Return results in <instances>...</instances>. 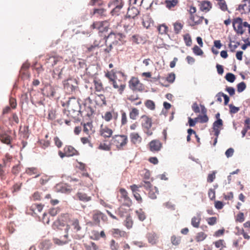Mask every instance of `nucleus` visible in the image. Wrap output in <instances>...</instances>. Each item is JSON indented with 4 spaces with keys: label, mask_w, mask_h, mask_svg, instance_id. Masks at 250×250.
<instances>
[{
    "label": "nucleus",
    "mask_w": 250,
    "mask_h": 250,
    "mask_svg": "<svg viewBox=\"0 0 250 250\" xmlns=\"http://www.w3.org/2000/svg\"><path fill=\"white\" fill-rule=\"evenodd\" d=\"M204 18L203 16H199L197 14L189 16V19L188 21V25L191 27L201 24L203 21Z\"/></svg>",
    "instance_id": "f8f14e48"
},
{
    "label": "nucleus",
    "mask_w": 250,
    "mask_h": 250,
    "mask_svg": "<svg viewBox=\"0 0 250 250\" xmlns=\"http://www.w3.org/2000/svg\"><path fill=\"white\" fill-rule=\"evenodd\" d=\"M30 198L34 201H39L41 199V193L39 191H36L31 195Z\"/></svg>",
    "instance_id": "13d9d810"
},
{
    "label": "nucleus",
    "mask_w": 250,
    "mask_h": 250,
    "mask_svg": "<svg viewBox=\"0 0 250 250\" xmlns=\"http://www.w3.org/2000/svg\"><path fill=\"white\" fill-rule=\"evenodd\" d=\"M62 60V58L59 56H49L46 59L45 63L48 67H53Z\"/></svg>",
    "instance_id": "a211bd4d"
},
{
    "label": "nucleus",
    "mask_w": 250,
    "mask_h": 250,
    "mask_svg": "<svg viewBox=\"0 0 250 250\" xmlns=\"http://www.w3.org/2000/svg\"><path fill=\"white\" fill-rule=\"evenodd\" d=\"M129 118L133 120H136L139 115V110L136 107H131L129 109Z\"/></svg>",
    "instance_id": "2f4dec72"
},
{
    "label": "nucleus",
    "mask_w": 250,
    "mask_h": 250,
    "mask_svg": "<svg viewBox=\"0 0 250 250\" xmlns=\"http://www.w3.org/2000/svg\"><path fill=\"white\" fill-rule=\"evenodd\" d=\"M92 219L94 224L99 225L101 220L105 221L107 220V217L101 211L96 210L93 211Z\"/></svg>",
    "instance_id": "9b49d317"
},
{
    "label": "nucleus",
    "mask_w": 250,
    "mask_h": 250,
    "mask_svg": "<svg viewBox=\"0 0 250 250\" xmlns=\"http://www.w3.org/2000/svg\"><path fill=\"white\" fill-rule=\"evenodd\" d=\"M125 204H124L122 206H121L116 211L117 215L120 216L121 217H126L129 215L128 212V209L125 208Z\"/></svg>",
    "instance_id": "473e14b6"
},
{
    "label": "nucleus",
    "mask_w": 250,
    "mask_h": 250,
    "mask_svg": "<svg viewBox=\"0 0 250 250\" xmlns=\"http://www.w3.org/2000/svg\"><path fill=\"white\" fill-rule=\"evenodd\" d=\"M92 127L93 125L91 123L88 122L83 125V131L86 135L89 136V138H90V134L93 133Z\"/></svg>",
    "instance_id": "f704fd0d"
},
{
    "label": "nucleus",
    "mask_w": 250,
    "mask_h": 250,
    "mask_svg": "<svg viewBox=\"0 0 250 250\" xmlns=\"http://www.w3.org/2000/svg\"><path fill=\"white\" fill-rule=\"evenodd\" d=\"M61 158L70 157L78 154V151L71 146H66L63 148V152L60 150L58 152Z\"/></svg>",
    "instance_id": "0eeeda50"
},
{
    "label": "nucleus",
    "mask_w": 250,
    "mask_h": 250,
    "mask_svg": "<svg viewBox=\"0 0 250 250\" xmlns=\"http://www.w3.org/2000/svg\"><path fill=\"white\" fill-rule=\"evenodd\" d=\"M92 16L97 15V17H104L106 16V9L104 8H94L93 13H91Z\"/></svg>",
    "instance_id": "c756f323"
},
{
    "label": "nucleus",
    "mask_w": 250,
    "mask_h": 250,
    "mask_svg": "<svg viewBox=\"0 0 250 250\" xmlns=\"http://www.w3.org/2000/svg\"><path fill=\"white\" fill-rule=\"evenodd\" d=\"M111 83L113 85L114 88L117 89V91L120 94H123L126 87L125 80H120L116 78L114 81Z\"/></svg>",
    "instance_id": "6e6552de"
},
{
    "label": "nucleus",
    "mask_w": 250,
    "mask_h": 250,
    "mask_svg": "<svg viewBox=\"0 0 250 250\" xmlns=\"http://www.w3.org/2000/svg\"><path fill=\"white\" fill-rule=\"evenodd\" d=\"M40 246L42 250H47L50 248L51 243L49 240H44L41 243Z\"/></svg>",
    "instance_id": "603ef678"
},
{
    "label": "nucleus",
    "mask_w": 250,
    "mask_h": 250,
    "mask_svg": "<svg viewBox=\"0 0 250 250\" xmlns=\"http://www.w3.org/2000/svg\"><path fill=\"white\" fill-rule=\"evenodd\" d=\"M94 88L97 92H101L104 90V87L100 80H94Z\"/></svg>",
    "instance_id": "a19ab883"
},
{
    "label": "nucleus",
    "mask_w": 250,
    "mask_h": 250,
    "mask_svg": "<svg viewBox=\"0 0 250 250\" xmlns=\"http://www.w3.org/2000/svg\"><path fill=\"white\" fill-rule=\"evenodd\" d=\"M212 8V4L209 1L203 0L201 2L200 5V9L201 11L205 12H208Z\"/></svg>",
    "instance_id": "bb28decb"
},
{
    "label": "nucleus",
    "mask_w": 250,
    "mask_h": 250,
    "mask_svg": "<svg viewBox=\"0 0 250 250\" xmlns=\"http://www.w3.org/2000/svg\"><path fill=\"white\" fill-rule=\"evenodd\" d=\"M84 248L85 250H98V246L93 242L86 241L83 243Z\"/></svg>",
    "instance_id": "7c9ffc66"
},
{
    "label": "nucleus",
    "mask_w": 250,
    "mask_h": 250,
    "mask_svg": "<svg viewBox=\"0 0 250 250\" xmlns=\"http://www.w3.org/2000/svg\"><path fill=\"white\" fill-rule=\"evenodd\" d=\"M149 150L153 153H157L163 148V144L158 139L151 141L148 144Z\"/></svg>",
    "instance_id": "9d476101"
},
{
    "label": "nucleus",
    "mask_w": 250,
    "mask_h": 250,
    "mask_svg": "<svg viewBox=\"0 0 250 250\" xmlns=\"http://www.w3.org/2000/svg\"><path fill=\"white\" fill-rule=\"evenodd\" d=\"M110 248L111 250H118L119 246L114 240H111L110 243Z\"/></svg>",
    "instance_id": "0e129e2a"
},
{
    "label": "nucleus",
    "mask_w": 250,
    "mask_h": 250,
    "mask_svg": "<svg viewBox=\"0 0 250 250\" xmlns=\"http://www.w3.org/2000/svg\"><path fill=\"white\" fill-rule=\"evenodd\" d=\"M120 112L121 114V124L122 125H125L127 123V115L125 112L123 110H121Z\"/></svg>",
    "instance_id": "09e8293b"
},
{
    "label": "nucleus",
    "mask_w": 250,
    "mask_h": 250,
    "mask_svg": "<svg viewBox=\"0 0 250 250\" xmlns=\"http://www.w3.org/2000/svg\"><path fill=\"white\" fill-rule=\"evenodd\" d=\"M192 50L193 53L196 55H202L203 54L202 49L197 45H195Z\"/></svg>",
    "instance_id": "774afa93"
},
{
    "label": "nucleus",
    "mask_w": 250,
    "mask_h": 250,
    "mask_svg": "<svg viewBox=\"0 0 250 250\" xmlns=\"http://www.w3.org/2000/svg\"><path fill=\"white\" fill-rule=\"evenodd\" d=\"M71 226L74 232H77L81 229L79 221L77 219H74L71 221Z\"/></svg>",
    "instance_id": "c9c22d12"
},
{
    "label": "nucleus",
    "mask_w": 250,
    "mask_h": 250,
    "mask_svg": "<svg viewBox=\"0 0 250 250\" xmlns=\"http://www.w3.org/2000/svg\"><path fill=\"white\" fill-rule=\"evenodd\" d=\"M206 220L209 225L213 226L217 223V219L216 217H211L207 218Z\"/></svg>",
    "instance_id": "338daca9"
},
{
    "label": "nucleus",
    "mask_w": 250,
    "mask_h": 250,
    "mask_svg": "<svg viewBox=\"0 0 250 250\" xmlns=\"http://www.w3.org/2000/svg\"><path fill=\"white\" fill-rule=\"evenodd\" d=\"M137 215H138V217L140 221H144L146 219V214L142 210V209H140L139 210H137L136 211Z\"/></svg>",
    "instance_id": "052dcab7"
},
{
    "label": "nucleus",
    "mask_w": 250,
    "mask_h": 250,
    "mask_svg": "<svg viewBox=\"0 0 250 250\" xmlns=\"http://www.w3.org/2000/svg\"><path fill=\"white\" fill-rule=\"evenodd\" d=\"M207 236V234L204 232H199L196 234L195 239L197 242H199L204 240Z\"/></svg>",
    "instance_id": "8fccbe9b"
},
{
    "label": "nucleus",
    "mask_w": 250,
    "mask_h": 250,
    "mask_svg": "<svg viewBox=\"0 0 250 250\" xmlns=\"http://www.w3.org/2000/svg\"><path fill=\"white\" fill-rule=\"evenodd\" d=\"M201 220V214L200 212H198L195 216L192 217L191 224L194 228H198L200 227Z\"/></svg>",
    "instance_id": "b1692460"
},
{
    "label": "nucleus",
    "mask_w": 250,
    "mask_h": 250,
    "mask_svg": "<svg viewBox=\"0 0 250 250\" xmlns=\"http://www.w3.org/2000/svg\"><path fill=\"white\" fill-rule=\"evenodd\" d=\"M39 143L41 146L43 148H45L48 147L50 144L49 140H46L44 139L40 140Z\"/></svg>",
    "instance_id": "69168bd1"
},
{
    "label": "nucleus",
    "mask_w": 250,
    "mask_h": 250,
    "mask_svg": "<svg viewBox=\"0 0 250 250\" xmlns=\"http://www.w3.org/2000/svg\"><path fill=\"white\" fill-rule=\"evenodd\" d=\"M142 84L138 78L132 77L129 81V87L133 91H142Z\"/></svg>",
    "instance_id": "ddd939ff"
},
{
    "label": "nucleus",
    "mask_w": 250,
    "mask_h": 250,
    "mask_svg": "<svg viewBox=\"0 0 250 250\" xmlns=\"http://www.w3.org/2000/svg\"><path fill=\"white\" fill-rule=\"evenodd\" d=\"M129 41L131 42L133 44H140L144 42L143 38L137 34L132 36L130 38Z\"/></svg>",
    "instance_id": "e433bc0d"
},
{
    "label": "nucleus",
    "mask_w": 250,
    "mask_h": 250,
    "mask_svg": "<svg viewBox=\"0 0 250 250\" xmlns=\"http://www.w3.org/2000/svg\"><path fill=\"white\" fill-rule=\"evenodd\" d=\"M183 39L186 45L187 46H190L192 44V40L189 33H187L183 35Z\"/></svg>",
    "instance_id": "37998d69"
},
{
    "label": "nucleus",
    "mask_w": 250,
    "mask_h": 250,
    "mask_svg": "<svg viewBox=\"0 0 250 250\" xmlns=\"http://www.w3.org/2000/svg\"><path fill=\"white\" fill-rule=\"evenodd\" d=\"M112 142L118 150H123L128 143V138L125 135H116L112 137Z\"/></svg>",
    "instance_id": "f03ea898"
},
{
    "label": "nucleus",
    "mask_w": 250,
    "mask_h": 250,
    "mask_svg": "<svg viewBox=\"0 0 250 250\" xmlns=\"http://www.w3.org/2000/svg\"><path fill=\"white\" fill-rule=\"evenodd\" d=\"M218 1V5L220 8L224 11L228 10L227 5L225 0H216Z\"/></svg>",
    "instance_id": "4d7b16f0"
},
{
    "label": "nucleus",
    "mask_w": 250,
    "mask_h": 250,
    "mask_svg": "<svg viewBox=\"0 0 250 250\" xmlns=\"http://www.w3.org/2000/svg\"><path fill=\"white\" fill-rule=\"evenodd\" d=\"M129 136L131 142L133 144H139L142 142V137L138 133H131Z\"/></svg>",
    "instance_id": "c85d7f7f"
},
{
    "label": "nucleus",
    "mask_w": 250,
    "mask_h": 250,
    "mask_svg": "<svg viewBox=\"0 0 250 250\" xmlns=\"http://www.w3.org/2000/svg\"><path fill=\"white\" fill-rule=\"evenodd\" d=\"M142 120L141 125L145 133L148 136L153 134V132L150 129L152 125V120L151 118L146 115H143L141 117Z\"/></svg>",
    "instance_id": "7ed1b4c3"
},
{
    "label": "nucleus",
    "mask_w": 250,
    "mask_h": 250,
    "mask_svg": "<svg viewBox=\"0 0 250 250\" xmlns=\"http://www.w3.org/2000/svg\"><path fill=\"white\" fill-rule=\"evenodd\" d=\"M124 224L128 229L132 228L133 225V221L130 215L126 217Z\"/></svg>",
    "instance_id": "ea45409f"
},
{
    "label": "nucleus",
    "mask_w": 250,
    "mask_h": 250,
    "mask_svg": "<svg viewBox=\"0 0 250 250\" xmlns=\"http://www.w3.org/2000/svg\"><path fill=\"white\" fill-rule=\"evenodd\" d=\"M111 234L115 238H127V233L119 229H112L110 231Z\"/></svg>",
    "instance_id": "6ab92c4d"
},
{
    "label": "nucleus",
    "mask_w": 250,
    "mask_h": 250,
    "mask_svg": "<svg viewBox=\"0 0 250 250\" xmlns=\"http://www.w3.org/2000/svg\"><path fill=\"white\" fill-rule=\"evenodd\" d=\"M25 173L29 176L35 175V177H39L40 175V170L39 168L36 167H30L27 168L25 170Z\"/></svg>",
    "instance_id": "cd10ccee"
},
{
    "label": "nucleus",
    "mask_w": 250,
    "mask_h": 250,
    "mask_svg": "<svg viewBox=\"0 0 250 250\" xmlns=\"http://www.w3.org/2000/svg\"><path fill=\"white\" fill-rule=\"evenodd\" d=\"M91 96L94 97L95 102L97 105L103 106L106 104L105 97L104 95L91 93Z\"/></svg>",
    "instance_id": "2eb2a0df"
},
{
    "label": "nucleus",
    "mask_w": 250,
    "mask_h": 250,
    "mask_svg": "<svg viewBox=\"0 0 250 250\" xmlns=\"http://www.w3.org/2000/svg\"><path fill=\"white\" fill-rule=\"evenodd\" d=\"M76 197L83 202H87L91 199V197L88 196L86 194L82 192H78L76 195Z\"/></svg>",
    "instance_id": "4c0bfd02"
},
{
    "label": "nucleus",
    "mask_w": 250,
    "mask_h": 250,
    "mask_svg": "<svg viewBox=\"0 0 250 250\" xmlns=\"http://www.w3.org/2000/svg\"><path fill=\"white\" fill-rule=\"evenodd\" d=\"M146 237L148 243L152 245H155L158 242L159 236L154 232L147 233Z\"/></svg>",
    "instance_id": "412c9836"
},
{
    "label": "nucleus",
    "mask_w": 250,
    "mask_h": 250,
    "mask_svg": "<svg viewBox=\"0 0 250 250\" xmlns=\"http://www.w3.org/2000/svg\"><path fill=\"white\" fill-rule=\"evenodd\" d=\"M232 23L234 30L237 34L240 35H242L244 32L243 27H247L249 26V23L246 21L243 22L242 19L240 18L235 19Z\"/></svg>",
    "instance_id": "423d86ee"
},
{
    "label": "nucleus",
    "mask_w": 250,
    "mask_h": 250,
    "mask_svg": "<svg viewBox=\"0 0 250 250\" xmlns=\"http://www.w3.org/2000/svg\"><path fill=\"white\" fill-rule=\"evenodd\" d=\"M99 132L101 136L104 138H108L111 137L113 131L107 125H102L100 126Z\"/></svg>",
    "instance_id": "f3484780"
},
{
    "label": "nucleus",
    "mask_w": 250,
    "mask_h": 250,
    "mask_svg": "<svg viewBox=\"0 0 250 250\" xmlns=\"http://www.w3.org/2000/svg\"><path fill=\"white\" fill-rule=\"evenodd\" d=\"M213 244L216 248H220L222 249V250L226 247V243L223 239H220L214 242Z\"/></svg>",
    "instance_id": "c03bdc74"
},
{
    "label": "nucleus",
    "mask_w": 250,
    "mask_h": 250,
    "mask_svg": "<svg viewBox=\"0 0 250 250\" xmlns=\"http://www.w3.org/2000/svg\"><path fill=\"white\" fill-rule=\"evenodd\" d=\"M119 191L121 194L120 197L123 199L125 205L127 207H130L132 204V202L128 196L127 191L125 188H121Z\"/></svg>",
    "instance_id": "dca6fc26"
},
{
    "label": "nucleus",
    "mask_w": 250,
    "mask_h": 250,
    "mask_svg": "<svg viewBox=\"0 0 250 250\" xmlns=\"http://www.w3.org/2000/svg\"><path fill=\"white\" fill-rule=\"evenodd\" d=\"M157 29L159 33L162 35L167 34L168 32V27L165 24H162L158 26Z\"/></svg>",
    "instance_id": "49530a36"
},
{
    "label": "nucleus",
    "mask_w": 250,
    "mask_h": 250,
    "mask_svg": "<svg viewBox=\"0 0 250 250\" xmlns=\"http://www.w3.org/2000/svg\"><path fill=\"white\" fill-rule=\"evenodd\" d=\"M43 208V205L41 204H33L30 208V209L35 212L36 209L39 212H41Z\"/></svg>",
    "instance_id": "a18cd8bd"
},
{
    "label": "nucleus",
    "mask_w": 250,
    "mask_h": 250,
    "mask_svg": "<svg viewBox=\"0 0 250 250\" xmlns=\"http://www.w3.org/2000/svg\"><path fill=\"white\" fill-rule=\"evenodd\" d=\"M159 194L158 188L154 187L151 188L148 192V196L152 199H155L157 198V195Z\"/></svg>",
    "instance_id": "58836bf2"
},
{
    "label": "nucleus",
    "mask_w": 250,
    "mask_h": 250,
    "mask_svg": "<svg viewBox=\"0 0 250 250\" xmlns=\"http://www.w3.org/2000/svg\"><path fill=\"white\" fill-rule=\"evenodd\" d=\"M102 117L106 122H108L112 119L113 115L111 112L107 111L104 113V115H103Z\"/></svg>",
    "instance_id": "6e6d98bb"
},
{
    "label": "nucleus",
    "mask_w": 250,
    "mask_h": 250,
    "mask_svg": "<svg viewBox=\"0 0 250 250\" xmlns=\"http://www.w3.org/2000/svg\"><path fill=\"white\" fill-rule=\"evenodd\" d=\"M139 13L140 11L137 8L134 6H130L128 8L127 14L125 17L134 20Z\"/></svg>",
    "instance_id": "4be33fe9"
},
{
    "label": "nucleus",
    "mask_w": 250,
    "mask_h": 250,
    "mask_svg": "<svg viewBox=\"0 0 250 250\" xmlns=\"http://www.w3.org/2000/svg\"><path fill=\"white\" fill-rule=\"evenodd\" d=\"M225 79L228 82L230 83H233L235 81L236 77L233 74L231 73H228L226 75Z\"/></svg>",
    "instance_id": "bf43d9fd"
},
{
    "label": "nucleus",
    "mask_w": 250,
    "mask_h": 250,
    "mask_svg": "<svg viewBox=\"0 0 250 250\" xmlns=\"http://www.w3.org/2000/svg\"><path fill=\"white\" fill-rule=\"evenodd\" d=\"M13 160V157L10 154L7 153L5 154L4 158L3 159V166L6 167L9 163L11 162Z\"/></svg>",
    "instance_id": "864d4df0"
},
{
    "label": "nucleus",
    "mask_w": 250,
    "mask_h": 250,
    "mask_svg": "<svg viewBox=\"0 0 250 250\" xmlns=\"http://www.w3.org/2000/svg\"><path fill=\"white\" fill-rule=\"evenodd\" d=\"M181 239L180 236H177L176 235H172L170 238L171 243L173 245L175 246H177L180 244L181 243Z\"/></svg>",
    "instance_id": "de8ad7c7"
},
{
    "label": "nucleus",
    "mask_w": 250,
    "mask_h": 250,
    "mask_svg": "<svg viewBox=\"0 0 250 250\" xmlns=\"http://www.w3.org/2000/svg\"><path fill=\"white\" fill-rule=\"evenodd\" d=\"M223 126V121L221 119H218L215 121L213 124V129L214 131V135L215 136L218 137L221 128Z\"/></svg>",
    "instance_id": "5701e85b"
},
{
    "label": "nucleus",
    "mask_w": 250,
    "mask_h": 250,
    "mask_svg": "<svg viewBox=\"0 0 250 250\" xmlns=\"http://www.w3.org/2000/svg\"><path fill=\"white\" fill-rule=\"evenodd\" d=\"M246 88V83L244 82H241L237 85V90L238 92H242Z\"/></svg>",
    "instance_id": "e2e57ef3"
},
{
    "label": "nucleus",
    "mask_w": 250,
    "mask_h": 250,
    "mask_svg": "<svg viewBox=\"0 0 250 250\" xmlns=\"http://www.w3.org/2000/svg\"><path fill=\"white\" fill-rule=\"evenodd\" d=\"M174 33L179 34L184 27V23L180 21H176L173 23Z\"/></svg>",
    "instance_id": "72a5a7b5"
},
{
    "label": "nucleus",
    "mask_w": 250,
    "mask_h": 250,
    "mask_svg": "<svg viewBox=\"0 0 250 250\" xmlns=\"http://www.w3.org/2000/svg\"><path fill=\"white\" fill-rule=\"evenodd\" d=\"M179 0H165V1L166 7L171 10H174L179 5Z\"/></svg>",
    "instance_id": "a878e982"
},
{
    "label": "nucleus",
    "mask_w": 250,
    "mask_h": 250,
    "mask_svg": "<svg viewBox=\"0 0 250 250\" xmlns=\"http://www.w3.org/2000/svg\"><path fill=\"white\" fill-rule=\"evenodd\" d=\"M0 141L6 144H10L11 143L10 136L6 134L0 133Z\"/></svg>",
    "instance_id": "79ce46f5"
},
{
    "label": "nucleus",
    "mask_w": 250,
    "mask_h": 250,
    "mask_svg": "<svg viewBox=\"0 0 250 250\" xmlns=\"http://www.w3.org/2000/svg\"><path fill=\"white\" fill-rule=\"evenodd\" d=\"M145 104L147 108H148L151 110H153L155 108V103L153 101H152L151 100H146L145 103Z\"/></svg>",
    "instance_id": "5fc2aeb1"
},
{
    "label": "nucleus",
    "mask_w": 250,
    "mask_h": 250,
    "mask_svg": "<svg viewBox=\"0 0 250 250\" xmlns=\"http://www.w3.org/2000/svg\"><path fill=\"white\" fill-rule=\"evenodd\" d=\"M70 229V226L69 225H67L65 229L66 234H64L62 237H61L60 239L57 238H54L53 239V241L54 244L59 246H62L68 243V242L70 241L68 239V232Z\"/></svg>",
    "instance_id": "1a4fd4ad"
},
{
    "label": "nucleus",
    "mask_w": 250,
    "mask_h": 250,
    "mask_svg": "<svg viewBox=\"0 0 250 250\" xmlns=\"http://www.w3.org/2000/svg\"><path fill=\"white\" fill-rule=\"evenodd\" d=\"M21 165L20 164V162H19L18 164L16 165L15 166H14L12 167V169H11V172L13 174L17 175L20 173V172L21 170Z\"/></svg>",
    "instance_id": "3c124183"
},
{
    "label": "nucleus",
    "mask_w": 250,
    "mask_h": 250,
    "mask_svg": "<svg viewBox=\"0 0 250 250\" xmlns=\"http://www.w3.org/2000/svg\"><path fill=\"white\" fill-rule=\"evenodd\" d=\"M109 25V22L108 21H96L91 25L90 28L92 29L98 30L99 32L103 33L107 31Z\"/></svg>",
    "instance_id": "39448f33"
},
{
    "label": "nucleus",
    "mask_w": 250,
    "mask_h": 250,
    "mask_svg": "<svg viewBox=\"0 0 250 250\" xmlns=\"http://www.w3.org/2000/svg\"><path fill=\"white\" fill-rule=\"evenodd\" d=\"M141 187L142 186L141 185H136L135 184L130 186V188L132 191V192L135 199L139 204L142 203L143 201L142 197L141 196L140 194L139 193V192L140 191L139 188Z\"/></svg>",
    "instance_id": "4468645a"
},
{
    "label": "nucleus",
    "mask_w": 250,
    "mask_h": 250,
    "mask_svg": "<svg viewBox=\"0 0 250 250\" xmlns=\"http://www.w3.org/2000/svg\"><path fill=\"white\" fill-rule=\"evenodd\" d=\"M126 104L127 105L133 103L134 105L138 106L142 104V101L140 100L139 96L138 94H133L129 95L126 98Z\"/></svg>",
    "instance_id": "aec40b11"
},
{
    "label": "nucleus",
    "mask_w": 250,
    "mask_h": 250,
    "mask_svg": "<svg viewBox=\"0 0 250 250\" xmlns=\"http://www.w3.org/2000/svg\"><path fill=\"white\" fill-rule=\"evenodd\" d=\"M123 6V0H113L110 1L108 4V7H113L110 12V14L112 16L119 15Z\"/></svg>",
    "instance_id": "20e7f679"
},
{
    "label": "nucleus",
    "mask_w": 250,
    "mask_h": 250,
    "mask_svg": "<svg viewBox=\"0 0 250 250\" xmlns=\"http://www.w3.org/2000/svg\"><path fill=\"white\" fill-rule=\"evenodd\" d=\"M68 112L72 118H75L80 113L81 106L78 100L74 97L69 98L67 102Z\"/></svg>",
    "instance_id": "f257e3e1"
},
{
    "label": "nucleus",
    "mask_w": 250,
    "mask_h": 250,
    "mask_svg": "<svg viewBox=\"0 0 250 250\" xmlns=\"http://www.w3.org/2000/svg\"><path fill=\"white\" fill-rule=\"evenodd\" d=\"M123 25L125 29H130L135 24L133 19L125 17L122 21Z\"/></svg>",
    "instance_id": "393cba45"
},
{
    "label": "nucleus",
    "mask_w": 250,
    "mask_h": 250,
    "mask_svg": "<svg viewBox=\"0 0 250 250\" xmlns=\"http://www.w3.org/2000/svg\"><path fill=\"white\" fill-rule=\"evenodd\" d=\"M195 120H199V122L201 123H205L208 122V118L207 114L203 116L199 115L198 117L195 118Z\"/></svg>",
    "instance_id": "680f3d73"
}]
</instances>
